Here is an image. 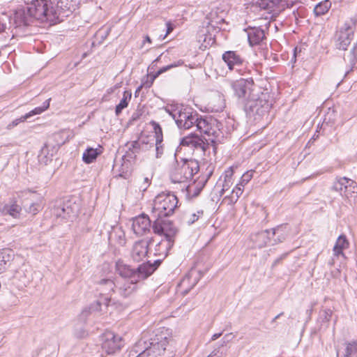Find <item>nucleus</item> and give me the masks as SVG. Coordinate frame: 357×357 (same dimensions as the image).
I'll use <instances>...</instances> for the list:
<instances>
[{
	"mask_svg": "<svg viewBox=\"0 0 357 357\" xmlns=\"http://www.w3.org/2000/svg\"><path fill=\"white\" fill-rule=\"evenodd\" d=\"M102 341V348L108 354L120 350L123 345L121 337L111 331H107L103 334Z\"/></svg>",
	"mask_w": 357,
	"mask_h": 357,
	"instance_id": "12",
	"label": "nucleus"
},
{
	"mask_svg": "<svg viewBox=\"0 0 357 357\" xmlns=\"http://www.w3.org/2000/svg\"><path fill=\"white\" fill-rule=\"evenodd\" d=\"M1 213L4 215H10L13 218H19L20 217L22 207L15 199L10 200L5 204L0 209Z\"/></svg>",
	"mask_w": 357,
	"mask_h": 357,
	"instance_id": "21",
	"label": "nucleus"
},
{
	"mask_svg": "<svg viewBox=\"0 0 357 357\" xmlns=\"http://www.w3.org/2000/svg\"><path fill=\"white\" fill-rule=\"evenodd\" d=\"M150 125L154 130L155 141H163L162 130L160 124L155 121H151Z\"/></svg>",
	"mask_w": 357,
	"mask_h": 357,
	"instance_id": "40",
	"label": "nucleus"
},
{
	"mask_svg": "<svg viewBox=\"0 0 357 357\" xmlns=\"http://www.w3.org/2000/svg\"><path fill=\"white\" fill-rule=\"evenodd\" d=\"M35 3H36V0L33 1L26 8L18 9L15 11L13 22L16 28L29 25L33 19L40 22V20L31 10Z\"/></svg>",
	"mask_w": 357,
	"mask_h": 357,
	"instance_id": "11",
	"label": "nucleus"
},
{
	"mask_svg": "<svg viewBox=\"0 0 357 357\" xmlns=\"http://www.w3.org/2000/svg\"><path fill=\"white\" fill-rule=\"evenodd\" d=\"M77 212V206L75 205L72 206L70 202L63 203L54 208V215L56 218H61L62 219H68L75 217Z\"/></svg>",
	"mask_w": 357,
	"mask_h": 357,
	"instance_id": "19",
	"label": "nucleus"
},
{
	"mask_svg": "<svg viewBox=\"0 0 357 357\" xmlns=\"http://www.w3.org/2000/svg\"><path fill=\"white\" fill-rule=\"evenodd\" d=\"M224 15V11L218 12V9L212 10L208 13L206 17V26L204 28L206 31L204 41H206L207 38L214 41L215 34L222 29V24L225 23Z\"/></svg>",
	"mask_w": 357,
	"mask_h": 357,
	"instance_id": "10",
	"label": "nucleus"
},
{
	"mask_svg": "<svg viewBox=\"0 0 357 357\" xmlns=\"http://www.w3.org/2000/svg\"><path fill=\"white\" fill-rule=\"evenodd\" d=\"M142 88V85L139 86L137 89V90H136V91H135V94H136V93H137L138 92H139V91H141Z\"/></svg>",
	"mask_w": 357,
	"mask_h": 357,
	"instance_id": "61",
	"label": "nucleus"
},
{
	"mask_svg": "<svg viewBox=\"0 0 357 357\" xmlns=\"http://www.w3.org/2000/svg\"><path fill=\"white\" fill-rule=\"evenodd\" d=\"M283 314V312H281L279 314H278L275 317V319H278L280 316H282Z\"/></svg>",
	"mask_w": 357,
	"mask_h": 357,
	"instance_id": "62",
	"label": "nucleus"
},
{
	"mask_svg": "<svg viewBox=\"0 0 357 357\" xmlns=\"http://www.w3.org/2000/svg\"><path fill=\"white\" fill-rule=\"evenodd\" d=\"M235 96L242 99L245 102L251 98L252 95L255 94L258 90H260L254 83L252 78L240 79L230 82Z\"/></svg>",
	"mask_w": 357,
	"mask_h": 357,
	"instance_id": "8",
	"label": "nucleus"
},
{
	"mask_svg": "<svg viewBox=\"0 0 357 357\" xmlns=\"http://www.w3.org/2000/svg\"><path fill=\"white\" fill-rule=\"evenodd\" d=\"M223 61L227 63L230 70H236L240 72L239 68L243 63V59L234 51L225 52L222 56Z\"/></svg>",
	"mask_w": 357,
	"mask_h": 357,
	"instance_id": "18",
	"label": "nucleus"
},
{
	"mask_svg": "<svg viewBox=\"0 0 357 357\" xmlns=\"http://www.w3.org/2000/svg\"><path fill=\"white\" fill-rule=\"evenodd\" d=\"M253 177V172L248 171L243 174L238 183V185L244 187Z\"/></svg>",
	"mask_w": 357,
	"mask_h": 357,
	"instance_id": "45",
	"label": "nucleus"
},
{
	"mask_svg": "<svg viewBox=\"0 0 357 357\" xmlns=\"http://www.w3.org/2000/svg\"><path fill=\"white\" fill-rule=\"evenodd\" d=\"M169 245L167 242L165 241H161L160 243H158L156 245L155 248V255H167V250H168Z\"/></svg>",
	"mask_w": 357,
	"mask_h": 357,
	"instance_id": "41",
	"label": "nucleus"
},
{
	"mask_svg": "<svg viewBox=\"0 0 357 357\" xmlns=\"http://www.w3.org/2000/svg\"><path fill=\"white\" fill-rule=\"evenodd\" d=\"M131 98V92L125 91L123 93V98L120 102L116 106L115 113L116 115H119L124 108L128 107V102Z\"/></svg>",
	"mask_w": 357,
	"mask_h": 357,
	"instance_id": "35",
	"label": "nucleus"
},
{
	"mask_svg": "<svg viewBox=\"0 0 357 357\" xmlns=\"http://www.w3.org/2000/svg\"><path fill=\"white\" fill-rule=\"evenodd\" d=\"M178 199L170 192H162L154 199L151 218H166L172 215L177 207Z\"/></svg>",
	"mask_w": 357,
	"mask_h": 357,
	"instance_id": "4",
	"label": "nucleus"
},
{
	"mask_svg": "<svg viewBox=\"0 0 357 357\" xmlns=\"http://www.w3.org/2000/svg\"><path fill=\"white\" fill-rule=\"evenodd\" d=\"M109 34L108 30L100 29L96 34V37H100L102 39L105 38Z\"/></svg>",
	"mask_w": 357,
	"mask_h": 357,
	"instance_id": "51",
	"label": "nucleus"
},
{
	"mask_svg": "<svg viewBox=\"0 0 357 357\" xmlns=\"http://www.w3.org/2000/svg\"><path fill=\"white\" fill-rule=\"evenodd\" d=\"M153 230L155 234L163 235L168 243L169 248L172 247L174 238L178 233V229L172 222L165 218H153Z\"/></svg>",
	"mask_w": 357,
	"mask_h": 357,
	"instance_id": "9",
	"label": "nucleus"
},
{
	"mask_svg": "<svg viewBox=\"0 0 357 357\" xmlns=\"http://www.w3.org/2000/svg\"><path fill=\"white\" fill-rule=\"evenodd\" d=\"M109 240L119 245H124L126 241L124 231L121 227H113L109 234Z\"/></svg>",
	"mask_w": 357,
	"mask_h": 357,
	"instance_id": "25",
	"label": "nucleus"
},
{
	"mask_svg": "<svg viewBox=\"0 0 357 357\" xmlns=\"http://www.w3.org/2000/svg\"><path fill=\"white\" fill-rule=\"evenodd\" d=\"M42 208L41 204L39 202H35L30 204L29 208H26V211L32 215L37 214Z\"/></svg>",
	"mask_w": 357,
	"mask_h": 357,
	"instance_id": "44",
	"label": "nucleus"
},
{
	"mask_svg": "<svg viewBox=\"0 0 357 357\" xmlns=\"http://www.w3.org/2000/svg\"><path fill=\"white\" fill-rule=\"evenodd\" d=\"M248 38L251 46L259 45L265 38V33L260 28H252L248 31Z\"/></svg>",
	"mask_w": 357,
	"mask_h": 357,
	"instance_id": "23",
	"label": "nucleus"
},
{
	"mask_svg": "<svg viewBox=\"0 0 357 357\" xmlns=\"http://www.w3.org/2000/svg\"><path fill=\"white\" fill-rule=\"evenodd\" d=\"M204 184L199 183L198 185L192 184L188 186L187 191L190 196L195 197L198 196L203 189Z\"/></svg>",
	"mask_w": 357,
	"mask_h": 357,
	"instance_id": "39",
	"label": "nucleus"
},
{
	"mask_svg": "<svg viewBox=\"0 0 357 357\" xmlns=\"http://www.w3.org/2000/svg\"><path fill=\"white\" fill-rule=\"evenodd\" d=\"M234 175L233 167H230L227 170H225L224 174V180L231 181L232 176Z\"/></svg>",
	"mask_w": 357,
	"mask_h": 357,
	"instance_id": "49",
	"label": "nucleus"
},
{
	"mask_svg": "<svg viewBox=\"0 0 357 357\" xmlns=\"http://www.w3.org/2000/svg\"><path fill=\"white\" fill-rule=\"evenodd\" d=\"M50 99L47 100L42 107H36L34 109L24 115L22 121H26L29 117L36 114H39L46 110L50 106Z\"/></svg>",
	"mask_w": 357,
	"mask_h": 357,
	"instance_id": "37",
	"label": "nucleus"
},
{
	"mask_svg": "<svg viewBox=\"0 0 357 357\" xmlns=\"http://www.w3.org/2000/svg\"><path fill=\"white\" fill-rule=\"evenodd\" d=\"M342 357H351L357 353V340L345 342Z\"/></svg>",
	"mask_w": 357,
	"mask_h": 357,
	"instance_id": "31",
	"label": "nucleus"
},
{
	"mask_svg": "<svg viewBox=\"0 0 357 357\" xmlns=\"http://www.w3.org/2000/svg\"><path fill=\"white\" fill-rule=\"evenodd\" d=\"M6 26L4 24L0 23V33L6 30Z\"/></svg>",
	"mask_w": 357,
	"mask_h": 357,
	"instance_id": "59",
	"label": "nucleus"
},
{
	"mask_svg": "<svg viewBox=\"0 0 357 357\" xmlns=\"http://www.w3.org/2000/svg\"><path fill=\"white\" fill-rule=\"evenodd\" d=\"M208 138H204V140L195 134L189 135L181 139V144L190 148H193L197 151H199L204 155L209 149L210 146L213 147V151H215V144L220 142V138L222 137V132L220 128V133L216 136L211 134H205Z\"/></svg>",
	"mask_w": 357,
	"mask_h": 357,
	"instance_id": "5",
	"label": "nucleus"
},
{
	"mask_svg": "<svg viewBox=\"0 0 357 357\" xmlns=\"http://www.w3.org/2000/svg\"><path fill=\"white\" fill-rule=\"evenodd\" d=\"M232 184V181H226V180H224V183H223V185H222V191H221V195L223 194V192H225V190H228L230 186Z\"/></svg>",
	"mask_w": 357,
	"mask_h": 357,
	"instance_id": "53",
	"label": "nucleus"
},
{
	"mask_svg": "<svg viewBox=\"0 0 357 357\" xmlns=\"http://www.w3.org/2000/svg\"><path fill=\"white\" fill-rule=\"evenodd\" d=\"M163 141H155V157L157 158H160L164 153V144L162 143Z\"/></svg>",
	"mask_w": 357,
	"mask_h": 357,
	"instance_id": "47",
	"label": "nucleus"
},
{
	"mask_svg": "<svg viewBox=\"0 0 357 357\" xmlns=\"http://www.w3.org/2000/svg\"><path fill=\"white\" fill-rule=\"evenodd\" d=\"M166 26H167V31H166L165 35L163 37V39L165 38H166V36L168 34H169L173 31V29H174V26H173V25L172 24V23L170 22H166Z\"/></svg>",
	"mask_w": 357,
	"mask_h": 357,
	"instance_id": "54",
	"label": "nucleus"
},
{
	"mask_svg": "<svg viewBox=\"0 0 357 357\" xmlns=\"http://www.w3.org/2000/svg\"><path fill=\"white\" fill-rule=\"evenodd\" d=\"M333 188L342 196L348 197L353 193H357V183L347 177L337 178L333 183Z\"/></svg>",
	"mask_w": 357,
	"mask_h": 357,
	"instance_id": "14",
	"label": "nucleus"
},
{
	"mask_svg": "<svg viewBox=\"0 0 357 357\" xmlns=\"http://www.w3.org/2000/svg\"><path fill=\"white\" fill-rule=\"evenodd\" d=\"M100 153L96 149L88 148L82 155V160L86 164H90L96 159Z\"/></svg>",
	"mask_w": 357,
	"mask_h": 357,
	"instance_id": "32",
	"label": "nucleus"
},
{
	"mask_svg": "<svg viewBox=\"0 0 357 357\" xmlns=\"http://www.w3.org/2000/svg\"><path fill=\"white\" fill-rule=\"evenodd\" d=\"M153 239H142L136 241L130 250V257L134 261H141L144 259L149 254V247Z\"/></svg>",
	"mask_w": 357,
	"mask_h": 357,
	"instance_id": "13",
	"label": "nucleus"
},
{
	"mask_svg": "<svg viewBox=\"0 0 357 357\" xmlns=\"http://www.w3.org/2000/svg\"><path fill=\"white\" fill-rule=\"evenodd\" d=\"M193 273L191 272L184 276V278L181 280L179 286L181 287L185 288L183 289V294H187L190 290L196 284L197 280L196 278L193 280L192 282H190L191 278L192 276Z\"/></svg>",
	"mask_w": 357,
	"mask_h": 357,
	"instance_id": "29",
	"label": "nucleus"
},
{
	"mask_svg": "<svg viewBox=\"0 0 357 357\" xmlns=\"http://www.w3.org/2000/svg\"><path fill=\"white\" fill-rule=\"evenodd\" d=\"M166 346V338L160 341H155V340H154L150 343V346L140 351L139 357H149L151 356L153 357H158L165 352Z\"/></svg>",
	"mask_w": 357,
	"mask_h": 357,
	"instance_id": "15",
	"label": "nucleus"
},
{
	"mask_svg": "<svg viewBox=\"0 0 357 357\" xmlns=\"http://www.w3.org/2000/svg\"><path fill=\"white\" fill-rule=\"evenodd\" d=\"M271 234L272 236H277L276 238L273 240V245L278 243H281L285 240L288 235L287 227V225H278L275 228H273L271 230Z\"/></svg>",
	"mask_w": 357,
	"mask_h": 357,
	"instance_id": "27",
	"label": "nucleus"
},
{
	"mask_svg": "<svg viewBox=\"0 0 357 357\" xmlns=\"http://www.w3.org/2000/svg\"><path fill=\"white\" fill-rule=\"evenodd\" d=\"M349 243L345 235H340L333 247V253L335 257L342 256L344 257L343 250L348 248Z\"/></svg>",
	"mask_w": 357,
	"mask_h": 357,
	"instance_id": "28",
	"label": "nucleus"
},
{
	"mask_svg": "<svg viewBox=\"0 0 357 357\" xmlns=\"http://www.w3.org/2000/svg\"><path fill=\"white\" fill-rule=\"evenodd\" d=\"M110 298L108 297H105L101 298L100 300H98L96 302L91 304L89 307V312L90 313L101 311V305H104L105 307L109 306Z\"/></svg>",
	"mask_w": 357,
	"mask_h": 357,
	"instance_id": "33",
	"label": "nucleus"
},
{
	"mask_svg": "<svg viewBox=\"0 0 357 357\" xmlns=\"http://www.w3.org/2000/svg\"><path fill=\"white\" fill-rule=\"evenodd\" d=\"M151 220L148 215H142L133 219L132 228L135 234L139 236L145 234L150 230Z\"/></svg>",
	"mask_w": 357,
	"mask_h": 357,
	"instance_id": "17",
	"label": "nucleus"
},
{
	"mask_svg": "<svg viewBox=\"0 0 357 357\" xmlns=\"http://www.w3.org/2000/svg\"><path fill=\"white\" fill-rule=\"evenodd\" d=\"M78 4L79 0H58L56 4L50 0H36L31 10L41 22L56 24L72 14Z\"/></svg>",
	"mask_w": 357,
	"mask_h": 357,
	"instance_id": "2",
	"label": "nucleus"
},
{
	"mask_svg": "<svg viewBox=\"0 0 357 357\" xmlns=\"http://www.w3.org/2000/svg\"><path fill=\"white\" fill-rule=\"evenodd\" d=\"M234 188L236 190H240V192L241 193H243V190H244V187H243L242 185H238V183L236 184V185Z\"/></svg>",
	"mask_w": 357,
	"mask_h": 357,
	"instance_id": "58",
	"label": "nucleus"
},
{
	"mask_svg": "<svg viewBox=\"0 0 357 357\" xmlns=\"http://www.w3.org/2000/svg\"><path fill=\"white\" fill-rule=\"evenodd\" d=\"M331 7V3L328 0L318 3L314 8V13L316 16H321L326 14Z\"/></svg>",
	"mask_w": 357,
	"mask_h": 357,
	"instance_id": "34",
	"label": "nucleus"
},
{
	"mask_svg": "<svg viewBox=\"0 0 357 357\" xmlns=\"http://www.w3.org/2000/svg\"><path fill=\"white\" fill-rule=\"evenodd\" d=\"M165 111L174 119L178 128L188 130L195 127L203 134L218 135L221 123L212 118H203L190 107L176 106L166 107Z\"/></svg>",
	"mask_w": 357,
	"mask_h": 357,
	"instance_id": "1",
	"label": "nucleus"
},
{
	"mask_svg": "<svg viewBox=\"0 0 357 357\" xmlns=\"http://www.w3.org/2000/svg\"><path fill=\"white\" fill-rule=\"evenodd\" d=\"M234 337V335L232 333L226 334L224 336L223 343H222V346H224V344H226L227 342L231 341Z\"/></svg>",
	"mask_w": 357,
	"mask_h": 357,
	"instance_id": "52",
	"label": "nucleus"
},
{
	"mask_svg": "<svg viewBox=\"0 0 357 357\" xmlns=\"http://www.w3.org/2000/svg\"><path fill=\"white\" fill-rule=\"evenodd\" d=\"M99 289L105 294H109L110 291H113L116 284L113 280L109 279H104L99 282Z\"/></svg>",
	"mask_w": 357,
	"mask_h": 357,
	"instance_id": "36",
	"label": "nucleus"
},
{
	"mask_svg": "<svg viewBox=\"0 0 357 357\" xmlns=\"http://www.w3.org/2000/svg\"><path fill=\"white\" fill-rule=\"evenodd\" d=\"M8 250H3L0 252V272L5 268L6 262L10 260V256Z\"/></svg>",
	"mask_w": 357,
	"mask_h": 357,
	"instance_id": "43",
	"label": "nucleus"
},
{
	"mask_svg": "<svg viewBox=\"0 0 357 357\" xmlns=\"http://www.w3.org/2000/svg\"><path fill=\"white\" fill-rule=\"evenodd\" d=\"M354 31L350 27L341 29L339 33L337 47L340 50H346L354 38Z\"/></svg>",
	"mask_w": 357,
	"mask_h": 357,
	"instance_id": "20",
	"label": "nucleus"
},
{
	"mask_svg": "<svg viewBox=\"0 0 357 357\" xmlns=\"http://www.w3.org/2000/svg\"><path fill=\"white\" fill-rule=\"evenodd\" d=\"M183 64V61L182 60H178V61L176 62H174L173 63H171L169 65H167L166 66H164L162 68H161L160 69H159L157 72L155 73H150L149 76L151 77V81L149 82H146L144 84L146 85V87L149 88L151 87V86L153 84L154 80L159 76L161 74L174 68H176V67H178V66H181Z\"/></svg>",
	"mask_w": 357,
	"mask_h": 357,
	"instance_id": "26",
	"label": "nucleus"
},
{
	"mask_svg": "<svg viewBox=\"0 0 357 357\" xmlns=\"http://www.w3.org/2000/svg\"><path fill=\"white\" fill-rule=\"evenodd\" d=\"M271 230H264L252 235L251 239L255 248H262L271 243Z\"/></svg>",
	"mask_w": 357,
	"mask_h": 357,
	"instance_id": "22",
	"label": "nucleus"
},
{
	"mask_svg": "<svg viewBox=\"0 0 357 357\" xmlns=\"http://www.w3.org/2000/svg\"><path fill=\"white\" fill-rule=\"evenodd\" d=\"M160 56H161V55H160V56H158V58L154 61V62L158 61H159V59H160Z\"/></svg>",
	"mask_w": 357,
	"mask_h": 357,
	"instance_id": "64",
	"label": "nucleus"
},
{
	"mask_svg": "<svg viewBox=\"0 0 357 357\" xmlns=\"http://www.w3.org/2000/svg\"><path fill=\"white\" fill-rule=\"evenodd\" d=\"M259 6L273 15L278 14L286 8V0H259Z\"/></svg>",
	"mask_w": 357,
	"mask_h": 357,
	"instance_id": "16",
	"label": "nucleus"
},
{
	"mask_svg": "<svg viewBox=\"0 0 357 357\" xmlns=\"http://www.w3.org/2000/svg\"><path fill=\"white\" fill-rule=\"evenodd\" d=\"M336 353H337V354H337V357H339V355H340V351H339V349H337V350H336Z\"/></svg>",
	"mask_w": 357,
	"mask_h": 357,
	"instance_id": "63",
	"label": "nucleus"
},
{
	"mask_svg": "<svg viewBox=\"0 0 357 357\" xmlns=\"http://www.w3.org/2000/svg\"><path fill=\"white\" fill-rule=\"evenodd\" d=\"M128 151L132 152L135 155L142 149L140 142L135 140L127 144Z\"/></svg>",
	"mask_w": 357,
	"mask_h": 357,
	"instance_id": "42",
	"label": "nucleus"
},
{
	"mask_svg": "<svg viewBox=\"0 0 357 357\" xmlns=\"http://www.w3.org/2000/svg\"><path fill=\"white\" fill-rule=\"evenodd\" d=\"M149 184H150L149 178L148 177H144L143 183L139 186V189L142 191H145L146 190V188H148V186L149 185Z\"/></svg>",
	"mask_w": 357,
	"mask_h": 357,
	"instance_id": "50",
	"label": "nucleus"
},
{
	"mask_svg": "<svg viewBox=\"0 0 357 357\" xmlns=\"http://www.w3.org/2000/svg\"><path fill=\"white\" fill-rule=\"evenodd\" d=\"M344 59L351 67V69L354 67L357 63V45H354L348 53L344 55Z\"/></svg>",
	"mask_w": 357,
	"mask_h": 357,
	"instance_id": "30",
	"label": "nucleus"
},
{
	"mask_svg": "<svg viewBox=\"0 0 357 357\" xmlns=\"http://www.w3.org/2000/svg\"><path fill=\"white\" fill-rule=\"evenodd\" d=\"M268 95L258 90L255 94L252 95L244 104L245 110L250 115L263 116L268 112L271 107L269 102Z\"/></svg>",
	"mask_w": 357,
	"mask_h": 357,
	"instance_id": "6",
	"label": "nucleus"
},
{
	"mask_svg": "<svg viewBox=\"0 0 357 357\" xmlns=\"http://www.w3.org/2000/svg\"><path fill=\"white\" fill-rule=\"evenodd\" d=\"M145 42H148L149 43H151V38H150V37L149 36H145V39H144V43H145Z\"/></svg>",
	"mask_w": 357,
	"mask_h": 357,
	"instance_id": "60",
	"label": "nucleus"
},
{
	"mask_svg": "<svg viewBox=\"0 0 357 357\" xmlns=\"http://www.w3.org/2000/svg\"><path fill=\"white\" fill-rule=\"evenodd\" d=\"M199 165L195 160H184L181 164L174 169L172 174V181L183 183L192 178L193 175L199 172Z\"/></svg>",
	"mask_w": 357,
	"mask_h": 357,
	"instance_id": "7",
	"label": "nucleus"
},
{
	"mask_svg": "<svg viewBox=\"0 0 357 357\" xmlns=\"http://www.w3.org/2000/svg\"><path fill=\"white\" fill-rule=\"evenodd\" d=\"M202 214H203L202 211H197V213H194L191 214L190 217L188 220V222L189 224H193L195 222H196L199 219L200 215H202Z\"/></svg>",
	"mask_w": 357,
	"mask_h": 357,
	"instance_id": "48",
	"label": "nucleus"
},
{
	"mask_svg": "<svg viewBox=\"0 0 357 357\" xmlns=\"http://www.w3.org/2000/svg\"><path fill=\"white\" fill-rule=\"evenodd\" d=\"M222 335V333H215L213 335L212 337H211V341H214L215 340H217L218 338H219L220 336Z\"/></svg>",
	"mask_w": 357,
	"mask_h": 357,
	"instance_id": "56",
	"label": "nucleus"
},
{
	"mask_svg": "<svg viewBox=\"0 0 357 357\" xmlns=\"http://www.w3.org/2000/svg\"><path fill=\"white\" fill-rule=\"evenodd\" d=\"M160 264V261L156 260L153 264L149 262L144 263L137 268H133L130 265L125 264L122 260H118L116 263V270L122 279L131 280L132 282H139L150 276Z\"/></svg>",
	"mask_w": 357,
	"mask_h": 357,
	"instance_id": "3",
	"label": "nucleus"
},
{
	"mask_svg": "<svg viewBox=\"0 0 357 357\" xmlns=\"http://www.w3.org/2000/svg\"><path fill=\"white\" fill-rule=\"evenodd\" d=\"M242 193L240 192V190L234 188L231 194L228 196H226L224 200L227 202L228 204L233 205L238 201Z\"/></svg>",
	"mask_w": 357,
	"mask_h": 357,
	"instance_id": "38",
	"label": "nucleus"
},
{
	"mask_svg": "<svg viewBox=\"0 0 357 357\" xmlns=\"http://www.w3.org/2000/svg\"><path fill=\"white\" fill-rule=\"evenodd\" d=\"M22 119H23V116L21 118L15 119V121H13V124L14 126H17L20 122H22L23 121Z\"/></svg>",
	"mask_w": 357,
	"mask_h": 357,
	"instance_id": "57",
	"label": "nucleus"
},
{
	"mask_svg": "<svg viewBox=\"0 0 357 357\" xmlns=\"http://www.w3.org/2000/svg\"><path fill=\"white\" fill-rule=\"evenodd\" d=\"M333 312L331 309H324L320 311L319 317L324 321H329L332 317Z\"/></svg>",
	"mask_w": 357,
	"mask_h": 357,
	"instance_id": "46",
	"label": "nucleus"
},
{
	"mask_svg": "<svg viewBox=\"0 0 357 357\" xmlns=\"http://www.w3.org/2000/svg\"><path fill=\"white\" fill-rule=\"evenodd\" d=\"M137 282L128 279H122L121 282H118L119 294L123 297L130 296L135 291Z\"/></svg>",
	"mask_w": 357,
	"mask_h": 357,
	"instance_id": "24",
	"label": "nucleus"
},
{
	"mask_svg": "<svg viewBox=\"0 0 357 357\" xmlns=\"http://www.w3.org/2000/svg\"><path fill=\"white\" fill-rule=\"evenodd\" d=\"M147 137L145 138H140L138 141L140 142L141 147L142 148L143 145H146L148 144V141L146 140Z\"/></svg>",
	"mask_w": 357,
	"mask_h": 357,
	"instance_id": "55",
	"label": "nucleus"
}]
</instances>
